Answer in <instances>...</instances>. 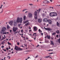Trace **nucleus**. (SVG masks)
Listing matches in <instances>:
<instances>
[{
  "label": "nucleus",
  "mask_w": 60,
  "mask_h": 60,
  "mask_svg": "<svg viewBox=\"0 0 60 60\" xmlns=\"http://www.w3.org/2000/svg\"><path fill=\"white\" fill-rule=\"evenodd\" d=\"M23 21V18H20L19 17H18L17 18V20H16V22L17 23H21Z\"/></svg>",
  "instance_id": "nucleus-1"
},
{
  "label": "nucleus",
  "mask_w": 60,
  "mask_h": 60,
  "mask_svg": "<svg viewBox=\"0 0 60 60\" xmlns=\"http://www.w3.org/2000/svg\"><path fill=\"white\" fill-rule=\"evenodd\" d=\"M15 49L16 50H20L21 51H22V50H23V49L22 48H19V47L17 46H15Z\"/></svg>",
  "instance_id": "nucleus-2"
},
{
  "label": "nucleus",
  "mask_w": 60,
  "mask_h": 60,
  "mask_svg": "<svg viewBox=\"0 0 60 60\" xmlns=\"http://www.w3.org/2000/svg\"><path fill=\"white\" fill-rule=\"evenodd\" d=\"M6 28L5 27H3L1 30V34H2L4 32L5 30H6Z\"/></svg>",
  "instance_id": "nucleus-3"
},
{
  "label": "nucleus",
  "mask_w": 60,
  "mask_h": 60,
  "mask_svg": "<svg viewBox=\"0 0 60 60\" xmlns=\"http://www.w3.org/2000/svg\"><path fill=\"white\" fill-rule=\"evenodd\" d=\"M18 29V27H13V31L14 32H16Z\"/></svg>",
  "instance_id": "nucleus-4"
},
{
  "label": "nucleus",
  "mask_w": 60,
  "mask_h": 60,
  "mask_svg": "<svg viewBox=\"0 0 60 60\" xmlns=\"http://www.w3.org/2000/svg\"><path fill=\"white\" fill-rule=\"evenodd\" d=\"M44 29H45L46 30H48V31H51L52 30L51 29H50L49 28H46L45 27L44 28Z\"/></svg>",
  "instance_id": "nucleus-5"
},
{
  "label": "nucleus",
  "mask_w": 60,
  "mask_h": 60,
  "mask_svg": "<svg viewBox=\"0 0 60 60\" xmlns=\"http://www.w3.org/2000/svg\"><path fill=\"white\" fill-rule=\"evenodd\" d=\"M36 34V33H34L33 35V36H35V38H34V40L35 41V39H36V36H37Z\"/></svg>",
  "instance_id": "nucleus-6"
},
{
  "label": "nucleus",
  "mask_w": 60,
  "mask_h": 60,
  "mask_svg": "<svg viewBox=\"0 0 60 60\" xmlns=\"http://www.w3.org/2000/svg\"><path fill=\"white\" fill-rule=\"evenodd\" d=\"M2 37H3V38L1 40V41H3V40H4V39H6V37H5V35H4V37L3 36H2Z\"/></svg>",
  "instance_id": "nucleus-7"
},
{
  "label": "nucleus",
  "mask_w": 60,
  "mask_h": 60,
  "mask_svg": "<svg viewBox=\"0 0 60 60\" xmlns=\"http://www.w3.org/2000/svg\"><path fill=\"white\" fill-rule=\"evenodd\" d=\"M34 30L35 31H36L37 30V28L35 26L34 27Z\"/></svg>",
  "instance_id": "nucleus-8"
},
{
  "label": "nucleus",
  "mask_w": 60,
  "mask_h": 60,
  "mask_svg": "<svg viewBox=\"0 0 60 60\" xmlns=\"http://www.w3.org/2000/svg\"><path fill=\"white\" fill-rule=\"evenodd\" d=\"M9 24L10 25L12 26V25H13V21H10V22L9 23Z\"/></svg>",
  "instance_id": "nucleus-9"
},
{
  "label": "nucleus",
  "mask_w": 60,
  "mask_h": 60,
  "mask_svg": "<svg viewBox=\"0 0 60 60\" xmlns=\"http://www.w3.org/2000/svg\"><path fill=\"white\" fill-rule=\"evenodd\" d=\"M43 20V21H48V19L46 18L44 19Z\"/></svg>",
  "instance_id": "nucleus-10"
},
{
  "label": "nucleus",
  "mask_w": 60,
  "mask_h": 60,
  "mask_svg": "<svg viewBox=\"0 0 60 60\" xmlns=\"http://www.w3.org/2000/svg\"><path fill=\"white\" fill-rule=\"evenodd\" d=\"M38 21L39 22L41 23L42 21V20L41 19H38Z\"/></svg>",
  "instance_id": "nucleus-11"
},
{
  "label": "nucleus",
  "mask_w": 60,
  "mask_h": 60,
  "mask_svg": "<svg viewBox=\"0 0 60 60\" xmlns=\"http://www.w3.org/2000/svg\"><path fill=\"white\" fill-rule=\"evenodd\" d=\"M50 56H51L50 55L48 56H45V58H48L49 57H50Z\"/></svg>",
  "instance_id": "nucleus-12"
},
{
  "label": "nucleus",
  "mask_w": 60,
  "mask_h": 60,
  "mask_svg": "<svg viewBox=\"0 0 60 60\" xmlns=\"http://www.w3.org/2000/svg\"><path fill=\"white\" fill-rule=\"evenodd\" d=\"M54 14V12H52L50 13L49 15H53Z\"/></svg>",
  "instance_id": "nucleus-13"
},
{
  "label": "nucleus",
  "mask_w": 60,
  "mask_h": 60,
  "mask_svg": "<svg viewBox=\"0 0 60 60\" xmlns=\"http://www.w3.org/2000/svg\"><path fill=\"white\" fill-rule=\"evenodd\" d=\"M48 21L49 24H51V20H48Z\"/></svg>",
  "instance_id": "nucleus-14"
},
{
  "label": "nucleus",
  "mask_w": 60,
  "mask_h": 60,
  "mask_svg": "<svg viewBox=\"0 0 60 60\" xmlns=\"http://www.w3.org/2000/svg\"><path fill=\"white\" fill-rule=\"evenodd\" d=\"M51 45H54V42H53V41H51Z\"/></svg>",
  "instance_id": "nucleus-15"
},
{
  "label": "nucleus",
  "mask_w": 60,
  "mask_h": 60,
  "mask_svg": "<svg viewBox=\"0 0 60 60\" xmlns=\"http://www.w3.org/2000/svg\"><path fill=\"white\" fill-rule=\"evenodd\" d=\"M13 25L14 26H17V23L15 22H14Z\"/></svg>",
  "instance_id": "nucleus-16"
},
{
  "label": "nucleus",
  "mask_w": 60,
  "mask_h": 60,
  "mask_svg": "<svg viewBox=\"0 0 60 60\" xmlns=\"http://www.w3.org/2000/svg\"><path fill=\"white\" fill-rule=\"evenodd\" d=\"M56 32L57 34H59L60 33V32H59V31L58 30H57V31H56Z\"/></svg>",
  "instance_id": "nucleus-17"
},
{
  "label": "nucleus",
  "mask_w": 60,
  "mask_h": 60,
  "mask_svg": "<svg viewBox=\"0 0 60 60\" xmlns=\"http://www.w3.org/2000/svg\"><path fill=\"white\" fill-rule=\"evenodd\" d=\"M36 11H37L38 12V13H39V12H40V11H41V9H39L38 10H36Z\"/></svg>",
  "instance_id": "nucleus-18"
},
{
  "label": "nucleus",
  "mask_w": 60,
  "mask_h": 60,
  "mask_svg": "<svg viewBox=\"0 0 60 60\" xmlns=\"http://www.w3.org/2000/svg\"><path fill=\"white\" fill-rule=\"evenodd\" d=\"M47 0H46L44 1L43 2V3H44V4H46V3L47 4Z\"/></svg>",
  "instance_id": "nucleus-19"
},
{
  "label": "nucleus",
  "mask_w": 60,
  "mask_h": 60,
  "mask_svg": "<svg viewBox=\"0 0 60 60\" xmlns=\"http://www.w3.org/2000/svg\"><path fill=\"white\" fill-rule=\"evenodd\" d=\"M29 21L28 20H26V21L24 22V24H26V23L27 22H28Z\"/></svg>",
  "instance_id": "nucleus-20"
},
{
  "label": "nucleus",
  "mask_w": 60,
  "mask_h": 60,
  "mask_svg": "<svg viewBox=\"0 0 60 60\" xmlns=\"http://www.w3.org/2000/svg\"><path fill=\"white\" fill-rule=\"evenodd\" d=\"M35 19H37V15H35L34 16Z\"/></svg>",
  "instance_id": "nucleus-21"
},
{
  "label": "nucleus",
  "mask_w": 60,
  "mask_h": 60,
  "mask_svg": "<svg viewBox=\"0 0 60 60\" xmlns=\"http://www.w3.org/2000/svg\"><path fill=\"white\" fill-rule=\"evenodd\" d=\"M34 14L35 15H37V12L36 11H35Z\"/></svg>",
  "instance_id": "nucleus-22"
},
{
  "label": "nucleus",
  "mask_w": 60,
  "mask_h": 60,
  "mask_svg": "<svg viewBox=\"0 0 60 60\" xmlns=\"http://www.w3.org/2000/svg\"><path fill=\"white\" fill-rule=\"evenodd\" d=\"M47 37L48 39H50V36L47 35Z\"/></svg>",
  "instance_id": "nucleus-23"
},
{
  "label": "nucleus",
  "mask_w": 60,
  "mask_h": 60,
  "mask_svg": "<svg viewBox=\"0 0 60 60\" xmlns=\"http://www.w3.org/2000/svg\"><path fill=\"white\" fill-rule=\"evenodd\" d=\"M54 15H57V14L56 12H54Z\"/></svg>",
  "instance_id": "nucleus-24"
},
{
  "label": "nucleus",
  "mask_w": 60,
  "mask_h": 60,
  "mask_svg": "<svg viewBox=\"0 0 60 60\" xmlns=\"http://www.w3.org/2000/svg\"><path fill=\"white\" fill-rule=\"evenodd\" d=\"M38 31L39 32V33H42V31L40 29H39L38 30Z\"/></svg>",
  "instance_id": "nucleus-25"
},
{
  "label": "nucleus",
  "mask_w": 60,
  "mask_h": 60,
  "mask_svg": "<svg viewBox=\"0 0 60 60\" xmlns=\"http://www.w3.org/2000/svg\"><path fill=\"white\" fill-rule=\"evenodd\" d=\"M46 14H47V12H46V11H45V13L44 14V15H46Z\"/></svg>",
  "instance_id": "nucleus-26"
},
{
  "label": "nucleus",
  "mask_w": 60,
  "mask_h": 60,
  "mask_svg": "<svg viewBox=\"0 0 60 60\" xmlns=\"http://www.w3.org/2000/svg\"><path fill=\"white\" fill-rule=\"evenodd\" d=\"M10 28V27L8 25L7 26V28L8 29H9V28Z\"/></svg>",
  "instance_id": "nucleus-27"
},
{
  "label": "nucleus",
  "mask_w": 60,
  "mask_h": 60,
  "mask_svg": "<svg viewBox=\"0 0 60 60\" xmlns=\"http://www.w3.org/2000/svg\"><path fill=\"white\" fill-rule=\"evenodd\" d=\"M7 58H9L8 59H10V58H11V57H10L9 56H7Z\"/></svg>",
  "instance_id": "nucleus-28"
},
{
  "label": "nucleus",
  "mask_w": 60,
  "mask_h": 60,
  "mask_svg": "<svg viewBox=\"0 0 60 60\" xmlns=\"http://www.w3.org/2000/svg\"><path fill=\"white\" fill-rule=\"evenodd\" d=\"M29 25V23H27L25 25L26 26H28V25Z\"/></svg>",
  "instance_id": "nucleus-29"
},
{
  "label": "nucleus",
  "mask_w": 60,
  "mask_h": 60,
  "mask_svg": "<svg viewBox=\"0 0 60 60\" xmlns=\"http://www.w3.org/2000/svg\"><path fill=\"white\" fill-rule=\"evenodd\" d=\"M52 34V35H54L56 34V33L54 32Z\"/></svg>",
  "instance_id": "nucleus-30"
},
{
  "label": "nucleus",
  "mask_w": 60,
  "mask_h": 60,
  "mask_svg": "<svg viewBox=\"0 0 60 60\" xmlns=\"http://www.w3.org/2000/svg\"><path fill=\"white\" fill-rule=\"evenodd\" d=\"M26 16H24L23 17L24 20H25V19H26Z\"/></svg>",
  "instance_id": "nucleus-31"
},
{
  "label": "nucleus",
  "mask_w": 60,
  "mask_h": 60,
  "mask_svg": "<svg viewBox=\"0 0 60 60\" xmlns=\"http://www.w3.org/2000/svg\"><path fill=\"white\" fill-rule=\"evenodd\" d=\"M57 25L58 26H59V23H58V22H57Z\"/></svg>",
  "instance_id": "nucleus-32"
},
{
  "label": "nucleus",
  "mask_w": 60,
  "mask_h": 60,
  "mask_svg": "<svg viewBox=\"0 0 60 60\" xmlns=\"http://www.w3.org/2000/svg\"><path fill=\"white\" fill-rule=\"evenodd\" d=\"M4 41H3L2 42V44H4Z\"/></svg>",
  "instance_id": "nucleus-33"
},
{
  "label": "nucleus",
  "mask_w": 60,
  "mask_h": 60,
  "mask_svg": "<svg viewBox=\"0 0 60 60\" xmlns=\"http://www.w3.org/2000/svg\"><path fill=\"white\" fill-rule=\"evenodd\" d=\"M58 42L60 43V38L58 40Z\"/></svg>",
  "instance_id": "nucleus-34"
},
{
  "label": "nucleus",
  "mask_w": 60,
  "mask_h": 60,
  "mask_svg": "<svg viewBox=\"0 0 60 60\" xmlns=\"http://www.w3.org/2000/svg\"><path fill=\"white\" fill-rule=\"evenodd\" d=\"M26 10H27V9H25L23 10L22 11H23V12H24V11H26Z\"/></svg>",
  "instance_id": "nucleus-35"
},
{
  "label": "nucleus",
  "mask_w": 60,
  "mask_h": 60,
  "mask_svg": "<svg viewBox=\"0 0 60 60\" xmlns=\"http://www.w3.org/2000/svg\"><path fill=\"white\" fill-rule=\"evenodd\" d=\"M8 45H11V43H9V42H8Z\"/></svg>",
  "instance_id": "nucleus-36"
},
{
  "label": "nucleus",
  "mask_w": 60,
  "mask_h": 60,
  "mask_svg": "<svg viewBox=\"0 0 60 60\" xmlns=\"http://www.w3.org/2000/svg\"><path fill=\"white\" fill-rule=\"evenodd\" d=\"M28 14L29 15H32V14L30 13H29Z\"/></svg>",
  "instance_id": "nucleus-37"
},
{
  "label": "nucleus",
  "mask_w": 60,
  "mask_h": 60,
  "mask_svg": "<svg viewBox=\"0 0 60 60\" xmlns=\"http://www.w3.org/2000/svg\"><path fill=\"white\" fill-rule=\"evenodd\" d=\"M7 34L6 32H5L3 33V34Z\"/></svg>",
  "instance_id": "nucleus-38"
},
{
  "label": "nucleus",
  "mask_w": 60,
  "mask_h": 60,
  "mask_svg": "<svg viewBox=\"0 0 60 60\" xmlns=\"http://www.w3.org/2000/svg\"><path fill=\"white\" fill-rule=\"evenodd\" d=\"M50 16L51 17H54V16H55V15H50Z\"/></svg>",
  "instance_id": "nucleus-39"
},
{
  "label": "nucleus",
  "mask_w": 60,
  "mask_h": 60,
  "mask_svg": "<svg viewBox=\"0 0 60 60\" xmlns=\"http://www.w3.org/2000/svg\"><path fill=\"white\" fill-rule=\"evenodd\" d=\"M47 4H49V1L47 0Z\"/></svg>",
  "instance_id": "nucleus-40"
},
{
  "label": "nucleus",
  "mask_w": 60,
  "mask_h": 60,
  "mask_svg": "<svg viewBox=\"0 0 60 60\" xmlns=\"http://www.w3.org/2000/svg\"><path fill=\"white\" fill-rule=\"evenodd\" d=\"M2 6H3V5L1 6V7H0V9H1L2 8Z\"/></svg>",
  "instance_id": "nucleus-41"
},
{
  "label": "nucleus",
  "mask_w": 60,
  "mask_h": 60,
  "mask_svg": "<svg viewBox=\"0 0 60 60\" xmlns=\"http://www.w3.org/2000/svg\"><path fill=\"white\" fill-rule=\"evenodd\" d=\"M38 55L36 56L35 57V58H37V57H38Z\"/></svg>",
  "instance_id": "nucleus-42"
},
{
  "label": "nucleus",
  "mask_w": 60,
  "mask_h": 60,
  "mask_svg": "<svg viewBox=\"0 0 60 60\" xmlns=\"http://www.w3.org/2000/svg\"><path fill=\"white\" fill-rule=\"evenodd\" d=\"M23 30H21V32L22 33V34H23Z\"/></svg>",
  "instance_id": "nucleus-43"
},
{
  "label": "nucleus",
  "mask_w": 60,
  "mask_h": 60,
  "mask_svg": "<svg viewBox=\"0 0 60 60\" xmlns=\"http://www.w3.org/2000/svg\"><path fill=\"white\" fill-rule=\"evenodd\" d=\"M23 38H23V40H26V38H25V37H23Z\"/></svg>",
  "instance_id": "nucleus-44"
},
{
  "label": "nucleus",
  "mask_w": 60,
  "mask_h": 60,
  "mask_svg": "<svg viewBox=\"0 0 60 60\" xmlns=\"http://www.w3.org/2000/svg\"><path fill=\"white\" fill-rule=\"evenodd\" d=\"M58 14L59 15H60V12H58Z\"/></svg>",
  "instance_id": "nucleus-45"
},
{
  "label": "nucleus",
  "mask_w": 60,
  "mask_h": 60,
  "mask_svg": "<svg viewBox=\"0 0 60 60\" xmlns=\"http://www.w3.org/2000/svg\"><path fill=\"white\" fill-rule=\"evenodd\" d=\"M17 44L18 45H19V43L18 42L17 43Z\"/></svg>",
  "instance_id": "nucleus-46"
},
{
  "label": "nucleus",
  "mask_w": 60,
  "mask_h": 60,
  "mask_svg": "<svg viewBox=\"0 0 60 60\" xmlns=\"http://www.w3.org/2000/svg\"><path fill=\"white\" fill-rule=\"evenodd\" d=\"M29 35H30V36H32V34H29Z\"/></svg>",
  "instance_id": "nucleus-47"
},
{
  "label": "nucleus",
  "mask_w": 60,
  "mask_h": 60,
  "mask_svg": "<svg viewBox=\"0 0 60 60\" xmlns=\"http://www.w3.org/2000/svg\"><path fill=\"white\" fill-rule=\"evenodd\" d=\"M2 48H4V46H3V45L1 46Z\"/></svg>",
  "instance_id": "nucleus-48"
},
{
  "label": "nucleus",
  "mask_w": 60,
  "mask_h": 60,
  "mask_svg": "<svg viewBox=\"0 0 60 60\" xmlns=\"http://www.w3.org/2000/svg\"><path fill=\"white\" fill-rule=\"evenodd\" d=\"M53 54V53L52 52L51 53H49L48 54H49V55H50L51 54Z\"/></svg>",
  "instance_id": "nucleus-49"
},
{
  "label": "nucleus",
  "mask_w": 60,
  "mask_h": 60,
  "mask_svg": "<svg viewBox=\"0 0 60 60\" xmlns=\"http://www.w3.org/2000/svg\"><path fill=\"white\" fill-rule=\"evenodd\" d=\"M6 49L7 50H8V49H8V48H6Z\"/></svg>",
  "instance_id": "nucleus-50"
},
{
  "label": "nucleus",
  "mask_w": 60,
  "mask_h": 60,
  "mask_svg": "<svg viewBox=\"0 0 60 60\" xmlns=\"http://www.w3.org/2000/svg\"><path fill=\"white\" fill-rule=\"evenodd\" d=\"M29 58H30V59H31V58L29 57L28 58H27V59H29Z\"/></svg>",
  "instance_id": "nucleus-51"
},
{
  "label": "nucleus",
  "mask_w": 60,
  "mask_h": 60,
  "mask_svg": "<svg viewBox=\"0 0 60 60\" xmlns=\"http://www.w3.org/2000/svg\"><path fill=\"white\" fill-rule=\"evenodd\" d=\"M56 36L57 37H58V35H57Z\"/></svg>",
  "instance_id": "nucleus-52"
},
{
  "label": "nucleus",
  "mask_w": 60,
  "mask_h": 60,
  "mask_svg": "<svg viewBox=\"0 0 60 60\" xmlns=\"http://www.w3.org/2000/svg\"><path fill=\"white\" fill-rule=\"evenodd\" d=\"M30 5H33V4H29Z\"/></svg>",
  "instance_id": "nucleus-53"
},
{
  "label": "nucleus",
  "mask_w": 60,
  "mask_h": 60,
  "mask_svg": "<svg viewBox=\"0 0 60 60\" xmlns=\"http://www.w3.org/2000/svg\"><path fill=\"white\" fill-rule=\"evenodd\" d=\"M39 46H40L39 45H38L36 47H39Z\"/></svg>",
  "instance_id": "nucleus-54"
},
{
  "label": "nucleus",
  "mask_w": 60,
  "mask_h": 60,
  "mask_svg": "<svg viewBox=\"0 0 60 60\" xmlns=\"http://www.w3.org/2000/svg\"><path fill=\"white\" fill-rule=\"evenodd\" d=\"M6 41H8V39L7 38L6 39Z\"/></svg>",
  "instance_id": "nucleus-55"
},
{
  "label": "nucleus",
  "mask_w": 60,
  "mask_h": 60,
  "mask_svg": "<svg viewBox=\"0 0 60 60\" xmlns=\"http://www.w3.org/2000/svg\"><path fill=\"white\" fill-rule=\"evenodd\" d=\"M20 24H19L18 25L19 27H20Z\"/></svg>",
  "instance_id": "nucleus-56"
},
{
  "label": "nucleus",
  "mask_w": 60,
  "mask_h": 60,
  "mask_svg": "<svg viewBox=\"0 0 60 60\" xmlns=\"http://www.w3.org/2000/svg\"><path fill=\"white\" fill-rule=\"evenodd\" d=\"M41 35H43V33H41Z\"/></svg>",
  "instance_id": "nucleus-57"
},
{
  "label": "nucleus",
  "mask_w": 60,
  "mask_h": 60,
  "mask_svg": "<svg viewBox=\"0 0 60 60\" xmlns=\"http://www.w3.org/2000/svg\"><path fill=\"white\" fill-rule=\"evenodd\" d=\"M29 41H30V42H31V41H32L31 40H28Z\"/></svg>",
  "instance_id": "nucleus-58"
},
{
  "label": "nucleus",
  "mask_w": 60,
  "mask_h": 60,
  "mask_svg": "<svg viewBox=\"0 0 60 60\" xmlns=\"http://www.w3.org/2000/svg\"><path fill=\"white\" fill-rule=\"evenodd\" d=\"M14 34H16V33H17V32H14Z\"/></svg>",
  "instance_id": "nucleus-59"
},
{
  "label": "nucleus",
  "mask_w": 60,
  "mask_h": 60,
  "mask_svg": "<svg viewBox=\"0 0 60 60\" xmlns=\"http://www.w3.org/2000/svg\"><path fill=\"white\" fill-rule=\"evenodd\" d=\"M32 30H29V32H31V31Z\"/></svg>",
  "instance_id": "nucleus-60"
},
{
  "label": "nucleus",
  "mask_w": 60,
  "mask_h": 60,
  "mask_svg": "<svg viewBox=\"0 0 60 60\" xmlns=\"http://www.w3.org/2000/svg\"><path fill=\"white\" fill-rule=\"evenodd\" d=\"M50 1L51 2H52V1H53V0H50Z\"/></svg>",
  "instance_id": "nucleus-61"
},
{
  "label": "nucleus",
  "mask_w": 60,
  "mask_h": 60,
  "mask_svg": "<svg viewBox=\"0 0 60 60\" xmlns=\"http://www.w3.org/2000/svg\"><path fill=\"white\" fill-rule=\"evenodd\" d=\"M4 51H6V50L4 49Z\"/></svg>",
  "instance_id": "nucleus-62"
},
{
  "label": "nucleus",
  "mask_w": 60,
  "mask_h": 60,
  "mask_svg": "<svg viewBox=\"0 0 60 60\" xmlns=\"http://www.w3.org/2000/svg\"><path fill=\"white\" fill-rule=\"evenodd\" d=\"M28 11H26L25 12V13H26V12H28Z\"/></svg>",
  "instance_id": "nucleus-63"
},
{
  "label": "nucleus",
  "mask_w": 60,
  "mask_h": 60,
  "mask_svg": "<svg viewBox=\"0 0 60 60\" xmlns=\"http://www.w3.org/2000/svg\"><path fill=\"white\" fill-rule=\"evenodd\" d=\"M5 58H6V57H4V60H5Z\"/></svg>",
  "instance_id": "nucleus-64"
}]
</instances>
